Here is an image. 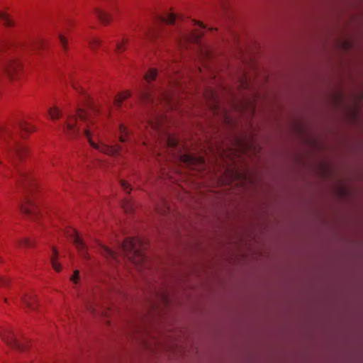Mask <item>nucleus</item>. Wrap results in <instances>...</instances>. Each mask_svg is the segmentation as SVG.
Returning a JSON list of instances; mask_svg holds the SVG:
<instances>
[{
	"instance_id": "4be33fe9",
	"label": "nucleus",
	"mask_w": 363,
	"mask_h": 363,
	"mask_svg": "<svg viewBox=\"0 0 363 363\" xmlns=\"http://www.w3.org/2000/svg\"><path fill=\"white\" fill-rule=\"evenodd\" d=\"M0 21L6 26H11L13 24V20L4 12L0 13Z\"/></svg>"
},
{
	"instance_id": "b1692460",
	"label": "nucleus",
	"mask_w": 363,
	"mask_h": 363,
	"mask_svg": "<svg viewBox=\"0 0 363 363\" xmlns=\"http://www.w3.org/2000/svg\"><path fill=\"white\" fill-rule=\"evenodd\" d=\"M169 208L167 206V203H166V201H162L161 206H158L157 208V212L162 215H165L166 213H167L169 212Z\"/></svg>"
},
{
	"instance_id": "ddd939ff",
	"label": "nucleus",
	"mask_w": 363,
	"mask_h": 363,
	"mask_svg": "<svg viewBox=\"0 0 363 363\" xmlns=\"http://www.w3.org/2000/svg\"><path fill=\"white\" fill-rule=\"evenodd\" d=\"M21 303L28 308L34 311L36 308V298L34 294H25L21 296Z\"/></svg>"
},
{
	"instance_id": "7c9ffc66",
	"label": "nucleus",
	"mask_w": 363,
	"mask_h": 363,
	"mask_svg": "<svg viewBox=\"0 0 363 363\" xmlns=\"http://www.w3.org/2000/svg\"><path fill=\"white\" fill-rule=\"evenodd\" d=\"M241 85L243 87H245V86L247 87L248 86L245 79L242 80V82H241Z\"/></svg>"
},
{
	"instance_id": "cd10ccee",
	"label": "nucleus",
	"mask_w": 363,
	"mask_h": 363,
	"mask_svg": "<svg viewBox=\"0 0 363 363\" xmlns=\"http://www.w3.org/2000/svg\"><path fill=\"white\" fill-rule=\"evenodd\" d=\"M79 272L78 270H75L73 276L71 277L70 279L74 283H77V280L79 279Z\"/></svg>"
},
{
	"instance_id": "f257e3e1",
	"label": "nucleus",
	"mask_w": 363,
	"mask_h": 363,
	"mask_svg": "<svg viewBox=\"0 0 363 363\" xmlns=\"http://www.w3.org/2000/svg\"><path fill=\"white\" fill-rule=\"evenodd\" d=\"M174 74V68L166 73V85L169 89H156L151 86L150 83L155 80L157 71L155 68H150L145 74L144 78L147 85L140 93L141 100L147 105H151L152 112L148 121L147 130L150 135V140L145 142V145L152 147V140L160 146L168 148H176L179 145L178 139L166 132L164 123L167 117L163 113L164 108L173 109L176 108L177 98L176 91L173 89L179 85L177 78H173L171 74Z\"/></svg>"
},
{
	"instance_id": "7ed1b4c3",
	"label": "nucleus",
	"mask_w": 363,
	"mask_h": 363,
	"mask_svg": "<svg viewBox=\"0 0 363 363\" xmlns=\"http://www.w3.org/2000/svg\"><path fill=\"white\" fill-rule=\"evenodd\" d=\"M47 46L45 40L41 38L31 39L23 45H17L11 40H4L0 43V58L4 72L11 80L16 79L21 71V64L18 56L23 52L37 51Z\"/></svg>"
},
{
	"instance_id": "9d476101",
	"label": "nucleus",
	"mask_w": 363,
	"mask_h": 363,
	"mask_svg": "<svg viewBox=\"0 0 363 363\" xmlns=\"http://www.w3.org/2000/svg\"><path fill=\"white\" fill-rule=\"evenodd\" d=\"M85 304L87 310L93 314H99L105 316L108 315L109 309H106L100 305V300L98 297L86 301Z\"/></svg>"
},
{
	"instance_id": "412c9836",
	"label": "nucleus",
	"mask_w": 363,
	"mask_h": 363,
	"mask_svg": "<svg viewBox=\"0 0 363 363\" xmlns=\"http://www.w3.org/2000/svg\"><path fill=\"white\" fill-rule=\"evenodd\" d=\"M48 113L52 119H57L62 115V111L57 107H52L48 109Z\"/></svg>"
},
{
	"instance_id": "f03ea898",
	"label": "nucleus",
	"mask_w": 363,
	"mask_h": 363,
	"mask_svg": "<svg viewBox=\"0 0 363 363\" xmlns=\"http://www.w3.org/2000/svg\"><path fill=\"white\" fill-rule=\"evenodd\" d=\"M91 113H88L79 108L77 111V116H69L63 128L65 133L70 137L77 136L79 133V122H82L85 125L84 135L94 148L108 155H118L121 150V147L118 145L112 146L104 143H96L92 140L91 137L95 135L97 128L95 125V121L92 115L99 114L102 111L99 107L93 106L91 107Z\"/></svg>"
},
{
	"instance_id": "6e6552de",
	"label": "nucleus",
	"mask_w": 363,
	"mask_h": 363,
	"mask_svg": "<svg viewBox=\"0 0 363 363\" xmlns=\"http://www.w3.org/2000/svg\"><path fill=\"white\" fill-rule=\"evenodd\" d=\"M67 233V236L70 238L71 240L75 245L81 256L84 258H87V246L84 240L79 236L77 232L72 228L69 230Z\"/></svg>"
},
{
	"instance_id": "1a4fd4ad",
	"label": "nucleus",
	"mask_w": 363,
	"mask_h": 363,
	"mask_svg": "<svg viewBox=\"0 0 363 363\" xmlns=\"http://www.w3.org/2000/svg\"><path fill=\"white\" fill-rule=\"evenodd\" d=\"M181 162L192 167L203 168L205 165V160L201 156L191 154H182L179 156Z\"/></svg>"
},
{
	"instance_id": "f3484780",
	"label": "nucleus",
	"mask_w": 363,
	"mask_h": 363,
	"mask_svg": "<svg viewBox=\"0 0 363 363\" xmlns=\"http://www.w3.org/2000/svg\"><path fill=\"white\" fill-rule=\"evenodd\" d=\"M129 38L123 37L121 41L116 43L115 51L116 53H121L125 50V45L128 43Z\"/></svg>"
},
{
	"instance_id": "a211bd4d",
	"label": "nucleus",
	"mask_w": 363,
	"mask_h": 363,
	"mask_svg": "<svg viewBox=\"0 0 363 363\" xmlns=\"http://www.w3.org/2000/svg\"><path fill=\"white\" fill-rule=\"evenodd\" d=\"M120 141L123 143L130 140L129 138V130L123 125H120Z\"/></svg>"
},
{
	"instance_id": "423d86ee",
	"label": "nucleus",
	"mask_w": 363,
	"mask_h": 363,
	"mask_svg": "<svg viewBox=\"0 0 363 363\" xmlns=\"http://www.w3.org/2000/svg\"><path fill=\"white\" fill-rule=\"evenodd\" d=\"M177 19L176 15L173 13H166L163 16H155V25L147 30H144V35L151 40L156 39L161 34L160 28L164 25L174 24Z\"/></svg>"
},
{
	"instance_id": "0eeeda50",
	"label": "nucleus",
	"mask_w": 363,
	"mask_h": 363,
	"mask_svg": "<svg viewBox=\"0 0 363 363\" xmlns=\"http://www.w3.org/2000/svg\"><path fill=\"white\" fill-rule=\"evenodd\" d=\"M1 336L3 340L12 348L19 351L26 350V346L18 340L12 328L7 327L2 329Z\"/></svg>"
},
{
	"instance_id": "a878e982",
	"label": "nucleus",
	"mask_w": 363,
	"mask_h": 363,
	"mask_svg": "<svg viewBox=\"0 0 363 363\" xmlns=\"http://www.w3.org/2000/svg\"><path fill=\"white\" fill-rule=\"evenodd\" d=\"M59 39L62 45V48L66 50L67 49V40L62 35H59Z\"/></svg>"
},
{
	"instance_id": "4468645a",
	"label": "nucleus",
	"mask_w": 363,
	"mask_h": 363,
	"mask_svg": "<svg viewBox=\"0 0 363 363\" xmlns=\"http://www.w3.org/2000/svg\"><path fill=\"white\" fill-rule=\"evenodd\" d=\"M15 128H18L22 133L23 135L24 133L28 134L34 130V128L31 125L23 120L18 121L16 123Z\"/></svg>"
},
{
	"instance_id": "c756f323",
	"label": "nucleus",
	"mask_w": 363,
	"mask_h": 363,
	"mask_svg": "<svg viewBox=\"0 0 363 363\" xmlns=\"http://www.w3.org/2000/svg\"><path fill=\"white\" fill-rule=\"evenodd\" d=\"M9 283V280L4 277H0V285L1 286H6Z\"/></svg>"
},
{
	"instance_id": "2eb2a0df",
	"label": "nucleus",
	"mask_w": 363,
	"mask_h": 363,
	"mask_svg": "<svg viewBox=\"0 0 363 363\" xmlns=\"http://www.w3.org/2000/svg\"><path fill=\"white\" fill-rule=\"evenodd\" d=\"M95 14L97 16V18L99 19V21L104 24L108 23L111 20V17L110 14L108 12L104 11L101 9H96Z\"/></svg>"
},
{
	"instance_id": "bb28decb",
	"label": "nucleus",
	"mask_w": 363,
	"mask_h": 363,
	"mask_svg": "<svg viewBox=\"0 0 363 363\" xmlns=\"http://www.w3.org/2000/svg\"><path fill=\"white\" fill-rule=\"evenodd\" d=\"M121 187L123 189V190L127 192L130 193L131 191V189L130 188V185L125 182L124 180H121L120 182Z\"/></svg>"
},
{
	"instance_id": "20e7f679",
	"label": "nucleus",
	"mask_w": 363,
	"mask_h": 363,
	"mask_svg": "<svg viewBox=\"0 0 363 363\" xmlns=\"http://www.w3.org/2000/svg\"><path fill=\"white\" fill-rule=\"evenodd\" d=\"M0 138L4 140L11 138L12 142L9 145L8 151L12 164L16 169V174L12 177L18 183L21 184L24 188H28L34 185V180L26 171L21 169L18 165V160H22L27 155L28 150L27 147L13 138L12 130L10 128L0 125Z\"/></svg>"
},
{
	"instance_id": "393cba45",
	"label": "nucleus",
	"mask_w": 363,
	"mask_h": 363,
	"mask_svg": "<svg viewBox=\"0 0 363 363\" xmlns=\"http://www.w3.org/2000/svg\"><path fill=\"white\" fill-rule=\"evenodd\" d=\"M122 206L125 212L130 213L133 210V205L129 200H124L122 202Z\"/></svg>"
},
{
	"instance_id": "5701e85b",
	"label": "nucleus",
	"mask_w": 363,
	"mask_h": 363,
	"mask_svg": "<svg viewBox=\"0 0 363 363\" xmlns=\"http://www.w3.org/2000/svg\"><path fill=\"white\" fill-rule=\"evenodd\" d=\"M88 43L91 50H96L100 46L101 41L95 38H90L88 39Z\"/></svg>"
},
{
	"instance_id": "f8f14e48",
	"label": "nucleus",
	"mask_w": 363,
	"mask_h": 363,
	"mask_svg": "<svg viewBox=\"0 0 363 363\" xmlns=\"http://www.w3.org/2000/svg\"><path fill=\"white\" fill-rule=\"evenodd\" d=\"M21 211L23 213L32 218H37L39 214L38 206L29 199L26 204L21 206Z\"/></svg>"
},
{
	"instance_id": "6ab92c4d",
	"label": "nucleus",
	"mask_w": 363,
	"mask_h": 363,
	"mask_svg": "<svg viewBox=\"0 0 363 363\" xmlns=\"http://www.w3.org/2000/svg\"><path fill=\"white\" fill-rule=\"evenodd\" d=\"M16 245L18 247H31L33 246V243L30 239L25 238L16 240Z\"/></svg>"
},
{
	"instance_id": "c85d7f7f",
	"label": "nucleus",
	"mask_w": 363,
	"mask_h": 363,
	"mask_svg": "<svg viewBox=\"0 0 363 363\" xmlns=\"http://www.w3.org/2000/svg\"><path fill=\"white\" fill-rule=\"evenodd\" d=\"M191 23L194 26H198L201 30H204L206 28L205 26L201 22L196 21L195 20H191Z\"/></svg>"
},
{
	"instance_id": "39448f33",
	"label": "nucleus",
	"mask_w": 363,
	"mask_h": 363,
	"mask_svg": "<svg viewBox=\"0 0 363 363\" xmlns=\"http://www.w3.org/2000/svg\"><path fill=\"white\" fill-rule=\"evenodd\" d=\"M145 241L140 238H126L121 245L119 252H116L106 246H101V253L109 258L118 261L119 253L127 257L138 267H146L147 259L144 254Z\"/></svg>"
},
{
	"instance_id": "473e14b6",
	"label": "nucleus",
	"mask_w": 363,
	"mask_h": 363,
	"mask_svg": "<svg viewBox=\"0 0 363 363\" xmlns=\"http://www.w3.org/2000/svg\"><path fill=\"white\" fill-rule=\"evenodd\" d=\"M205 52H206L205 55H206L207 57H208V56H209V55H210V54L208 53V51H205Z\"/></svg>"
},
{
	"instance_id": "9b49d317",
	"label": "nucleus",
	"mask_w": 363,
	"mask_h": 363,
	"mask_svg": "<svg viewBox=\"0 0 363 363\" xmlns=\"http://www.w3.org/2000/svg\"><path fill=\"white\" fill-rule=\"evenodd\" d=\"M203 32L200 30H197L196 32L191 34L190 36H186L185 35L182 34L181 33H178L177 36H175V39L181 48L185 46V44L189 41H194L196 43H199V39L203 35Z\"/></svg>"
},
{
	"instance_id": "2f4dec72",
	"label": "nucleus",
	"mask_w": 363,
	"mask_h": 363,
	"mask_svg": "<svg viewBox=\"0 0 363 363\" xmlns=\"http://www.w3.org/2000/svg\"><path fill=\"white\" fill-rule=\"evenodd\" d=\"M73 86H74V88L77 91H79V92H80V93H81V92H82V93L83 92L82 89L79 88V87H77V86H75V85H73Z\"/></svg>"
},
{
	"instance_id": "aec40b11",
	"label": "nucleus",
	"mask_w": 363,
	"mask_h": 363,
	"mask_svg": "<svg viewBox=\"0 0 363 363\" xmlns=\"http://www.w3.org/2000/svg\"><path fill=\"white\" fill-rule=\"evenodd\" d=\"M52 251H53V255L51 257L52 266L55 271L60 272L61 269V266L57 262V251L55 248H53Z\"/></svg>"
},
{
	"instance_id": "dca6fc26",
	"label": "nucleus",
	"mask_w": 363,
	"mask_h": 363,
	"mask_svg": "<svg viewBox=\"0 0 363 363\" xmlns=\"http://www.w3.org/2000/svg\"><path fill=\"white\" fill-rule=\"evenodd\" d=\"M130 96V92L129 91H125L118 94L114 99L115 106L116 107L119 108L121 106L122 102L125 99H128Z\"/></svg>"
}]
</instances>
